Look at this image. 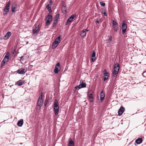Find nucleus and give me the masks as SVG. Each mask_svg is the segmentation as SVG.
<instances>
[{
  "mask_svg": "<svg viewBox=\"0 0 146 146\" xmlns=\"http://www.w3.org/2000/svg\"><path fill=\"white\" fill-rule=\"evenodd\" d=\"M76 15H74L70 17L67 19L66 22V25H67L69 23L72 21L74 18L76 17Z\"/></svg>",
  "mask_w": 146,
  "mask_h": 146,
  "instance_id": "7",
  "label": "nucleus"
},
{
  "mask_svg": "<svg viewBox=\"0 0 146 146\" xmlns=\"http://www.w3.org/2000/svg\"><path fill=\"white\" fill-rule=\"evenodd\" d=\"M84 30V31L86 33V32H88L89 31V30L88 29H83Z\"/></svg>",
  "mask_w": 146,
  "mask_h": 146,
  "instance_id": "48",
  "label": "nucleus"
},
{
  "mask_svg": "<svg viewBox=\"0 0 146 146\" xmlns=\"http://www.w3.org/2000/svg\"><path fill=\"white\" fill-rule=\"evenodd\" d=\"M10 4L11 2L10 1H9L8 2L7 4L6 5V6L5 7L7 8H9V7L10 6Z\"/></svg>",
  "mask_w": 146,
  "mask_h": 146,
  "instance_id": "37",
  "label": "nucleus"
},
{
  "mask_svg": "<svg viewBox=\"0 0 146 146\" xmlns=\"http://www.w3.org/2000/svg\"><path fill=\"white\" fill-rule=\"evenodd\" d=\"M17 72L19 74H23L27 72L25 67L21 68L19 69L17 71Z\"/></svg>",
  "mask_w": 146,
  "mask_h": 146,
  "instance_id": "6",
  "label": "nucleus"
},
{
  "mask_svg": "<svg viewBox=\"0 0 146 146\" xmlns=\"http://www.w3.org/2000/svg\"><path fill=\"white\" fill-rule=\"evenodd\" d=\"M106 4L105 3L103 2L102 1H101V6L103 7H105V6Z\"/></svg>",
  "mask_w": 146,
  "mask_h": 146,
  "instance_id": "41",
  "label": "nucleus"
},
{
  "mask_svg": "<svg viewBox=\"0 0 146 146\" xmlns=\"http://www.w3.org/2000/svg\"><path fill=\"white\" fill-rule=\"evenodd\" d=\"M17 8V5L15 3L13 4L11 7L12 11L13 13H15L16 12V9Z\"/></svg>",
  "mask_w": 146,
  "mask_h": 146,
  "instance_id": "11",
  "label": "nucleus"
},
{
  "mask_svg": "<svg viewBox=\"0 0 146 146\" xmlns=\"http://www.w3.org/2000/svg\"><path fill=\"white\" fill-rule=\"evenodd\" d=\"M55 109H58V108H55Z\"/></svg>",
  "mask_w": 146,
  "mask_h": 146,
  "instance_id": "51",
  "label": "nucleus"
},
{
  "mask_svg": "<svg viewBox=\"0 0 146 146\" xmlns=\"http://www.w3.org/2000/svg\"><path fill=\"white\" fill-rule=\"evenodd\" d=\"M112 40V36H111L109 38V39L108 40L111 41Z\"/></svg>",
  "mask_w": 146,
  "mask_h": 146,
  "instance_id": "44",
  "label": "nucleus"
},
{
  "mask_svg": "<svg viewBox=\"0 0 146 146\" xmlns=\"http://www.w3.org/2000/svg\"><path fill=\"white\" fill-rule=\"evenodd\" d=\"M60 36H59L57 38H56L55 39V40L57 41H60Z\"/></svg>",
  "mask_w": 146,
  "mask_h": 146,
  "instance_id": "39",
  "label": "nucleus"
},
{
  "mask_svg": "<svg viewBox=\"0 0 146 146\" xmlns=\"http://www.w3.org/2000/svg\"><path fill=\"white\" fill-rule=\"evenodd\" d=\"M59 108H58V109H56L54 108V113L56 115H58L59 111Z\"/></svg>",
  "mask_w": 146,
  "mask_h": 146,
  "instance_id": "33",
  "label": "nucleus"
},
{
  "mask_svg": "<svg viewBox=\"0 0 146 146\" xmlns=\"http://www.w3.org/2000/svg\"><path fill=\"white\" fill-rule=\"evenodd\" d=\"M99 3L100 4V1L99 2Z\"/></svg>",
  "mask_w": 146,
  "mask_h": 146,
  "instance_id": "53",
  "label": "nucleus"
},
{
  "mask_svg": "<svg viewBox=\"0 0 146 146\" xmlns=\"http://www.w3.org/2000/svg\"><path fill=\"white\" fill-rule=\"evenodd\" d=\"M52 5V2L51 0H48L47 5H48L49 6H51Z\"/></svg>",
  "mask_w": 146,
  "mask_h": 146,
  "instance_id": "36",
  "label": "nucleus"
},
{
  "mask_svg": "<svg viewBox=\"0 0 146 146\" xmlns=\"http://www.w3.org/2000/svg\"><path fill=\"white\" fill-rule=\"evenodd\" d=\"M127 28V25L125 23V21L123 20L122 21L121 26L122 33L123 35H124L126 32Z\"/></svg>",
  "mask_w": 146,
  "mask_h": 146,
  "instance_id": "1",
  "label": "nucleus"
},
{
  "mask_svg": "<svg viewBox=\"0 0 146 146\" xmlns=\"http://www.w3.org/2000/svg\"><path fill=\"white\" fill-rule=\"evenodd\" d=\"M93 95V92L92 91L89 90L88 91V96L89 97V100L92 102L94 101Z\"/></svg>",
  "mask_w": 146,
  "mask_h": 146,
  "instance_id": "2",
  "label": "nucleus"
},
{
  "mask_svg": "<svg viewBox=\"0 0 146 146\" xmlns=\"http://www.w3.org/2000/svg\"><path fill=\"white\" fill-rule=\"evenodd\" d=\"M51 22V21H50V20L47 19H46V23H45V26H47L49 25L50 23Z\"/></svg>",
  "mask_w": 146,
  "mask_h": 146,
  "instance_id": "32",
  "label": "nucleus"
},
{
  "mask_svg": "<svg viewBox=\"0 0 146 146\" xmlns=\"http://www.w3.org/2000/svg\"><path fill=\"white\" fill-rule=\"evenodd\" d=\"M100 98H101V97L100 96Z\"/></svg>",
  "mask_w": 146,
  "mask_h": 146,
  "instance_id": "52",
  "label": "nucleus"
},
{
  "mask_svg": "<svg viewBox=\"0 0 146 146\" xmlns=\"http://www.w3.org/2000/svg\"><path fill=\"white\" fill-rule=\"evenodd\" d=\"M86 33L84 30H83L82 32L80 33V36L82 38H84L86 36Z\"/></svg>",
  "mask_w": 146,
  "mask_h": 146,
  "instance_id": "18",
  "label": "nucleus"
},
{
  "mask_svg": "<svg viewBox=\"0 0 146 146\" xmlns=\"http://www.w3.org/2000/svg\"><path fill=\"white\" fill-rule=\"evenodd\" d=\"M60 69V64L58 62L55 65L54 71V73L56 74H57L59 71Z\"/></svg>",
  "mask_w": 146,
  "mask_h": 146,
  "instance_id": "4",
  "label": "nucleus"
},
{
  "mask_svg": "<svg viewBox=\"0 0 146 146\" xmlns=\"http://www.w3.org/2000/svg\"><path fill=\"white\" fill-rule=\"evenodd\" d=\"M125 110V108L123 106H121L118 111V115H121Z\"/></svg>",
  "mask_w": 146,
  "mask_h": 146,
  "instance_id": "9",
  "label": "nucleus"
},
{
  "mask_svg": "<svg viewBox=\"0 0 146 146\" xmlns=\"http://www.w3.org/2000/svg\"><path fill=\"white\" fill-rule=\"evenodd\" d=\"M112 23L113 24V26L118 25V24L117 22L114 20H113L112 21Z\"/></svg>",
  "mask_w": 146,
  "mask_h": 146,
  "instance_id": "34",
  "label": "nucleus"
},
{
  "mask_svg": "<svg viewBox=\"0 0 146 146\" xmlns=\"http://www.w3.org/2000/svg\"><path fill=\"white\" fill-rule=\"evenodd\" d=\"M142 75L143 77L146 78V71H144L142 73Z\"/></svg>",
  "mask_w": 146,
  "mask_h": 146,
  "instance_id": "38",
  "label": "nucleus"
},
{
  "mask_svg": "<svg viewBox=\"0 0 146 146\" xmlns=\"http://www.w3.org/2000/svg\"><path fill=\"white\" fill-rule=\"evenodd\" d=\"M24 83V82L21 80H20L15 83V85H17L18 86H21L23 85Z\"/></svg>",
  "mask_w": 146,
  "mask_h": 146,
  "instance_id": "21",
  "label": "nucleus"
},
{
  "mask_svg": "<svg viewBox=\"0 0 146 146\" xmlns=\"http://www.w3.org/2000/svg\"><path fill=\"white\" fill-rule=\"evenodd\" d=\"M10 56V53L8 52H7L4 58L6 59L7 60H8L9 61V56Z\"/></svg>",
  "mask_w": 146,
  "mask_h": 146,
  "instance_id": "26",
  "label": "nucleus"
},
{
  "mask_svg": "<svg viewBox=\"0 0 146 146\" xmlns=\"http://www.w3.org/2000/svg\"><path fill=\"white\" fill-rule=\"evenodd\" d=\"M60 41H57L55 40L53 42L52 46L53 49L57 47L58 44L59 43Z\"/></svg>",
  "mask_w": 146,
  "mask_h": 146,
  "instance_id": "12",
  "label": "nucleus"
},
{
  "mask_svg": "<svg viewBox=\"0 0 146 146\" xmlns=\"http://www.w3.org/2000/svg\"><path fill=\"white\" fill-rule=\"evenodd\" d=\"M46 19L50 20V21H52V16L51 15H48L46 17Z\"/></svg>",
  "mask_w": 146,
  "mask_h": 146,
  "instance_id": "31",
  "label": "nucleus"
},
{
  "mask_svg": "<svg viewBox=\"0 0 146 146\" xmlns=\"http://www.w3.org/2000/svg\"><path fill=\"white\" fill-rule=\"evenodd\" d=\"M51 7V6H49L48 5H46V8L50 12H52V11Z\"/></svg>",
  "mask_w": 146,
  "mask_h": 146,
  "instance_id": "30",
  "label": "nucleus"
},
{
  "mask_svg": "<svg viewBox=\"0 0 146 146\" xmlns=\"http://www.w3.org/2000/svg\"><path fill=\"white\" fill-rule=\"evenodd\" d=\"M48 102V100L46 99L45 100V102L44 103V106L46 107V105H47Z\"/></svg>",
  "mask_w": 146,
  "mask_h": 146,
  "instance_id": "40",
  "label": "nucleus"
},
{
  "mask_svg": "<svg viewBox=\"0 0 146 146\" xmlns=\"http://www.w3.org/2000/svg\"><path fill=\"white\" fill-rule=\"evenodd\" d=\"M101 13L103 14L104 16H107L108 14L105 10L102 9H101Z\"/></svg>",
  "mask_w": 146,
  "mask_h": 146,
  "instance_id": "22",
  "label": "nucleus"
},
{
  "mask_svg": "<svg viewBox=\"0 0 146 146\" xmlns=\"http://www.w3.org/2000/svg\"><path fill=\"white\" fill-rule=\"evenodd\" d=\"M70 139V141L68 143V146H74V144L73 141L71 139Z\"/></svg>",
  "mask_w": 146,
  "mask_h": 146,
  "instance_id": "25",
  "label": "nucleus"
},
{
  "mask_svg": "<svg viewBox=\"0 0 146 146\" xmlns=\"http://www.w3.org/2000/svg\"><path fill=\"white\" fill-rule=\"evenodd\" d=\"M103 73L104 75L103 76L104 81H105L108 79L110 76V74L107 72L106 69H105L103 71Z\"/></svg>",
  "mask_w": 146,
  "mask_h": 146,
  "instance_id": "3",
  "label": "nucleus"
},
{
  "mask_svg": "<svg viewBox=\"0 0 146 146\" xmlns=\"http://www.w3.org/2000/svg\"><path fill=\"white\" fill-rule=\"evenodd\" d=\"M118 26V25L113 26V28L114 30L116 32H117V31L119 29V27Z\"/></svg>",
  "mask_w": 146,
  "mask_h": 146,
  "instance_id": "29",
  "label": "nucleus"
},
{
  "mask_svg": "<svg viewBox=\"0 0 146 146\" xmlns=\"http://www.w3.org/2000/svg\"><path fill=\"white\" fill-rule=\"evenodd\" d=\"M8 61V60H7L5 58H4V59H3V60H2V61L1 62V66H3L4 65L5 63L6 62H7Z\"/></svg>",
  "mask_w": 146,
  "mask_h": 146,
  "instance_id": "28",
  "label": "nucleus"
},
{
  "mask_svg": "<svg viewBox=\"0 0 146 146\" xmlns=\"http://www.w3.org/2000/svg\"><path fill=\"white\" fill-rule=\"evenodd\" d=\"M58 21L54 20L53 24H54L55 25H56Z\"/></svg>",
  "mask_w": 146,
  "mask_h": 146,
  "instance_id": "42",
  "label": "nucleus"
},
{
  "mask_svg": "<svg viewBox=\"0 0 146 146\" xmlns=\"http://www.w3.org/2000/svg\"><path fill=\"white\" fill-rule=\"evenodd\" d=\"M43 93L42 92L41 93V94L39 97V98H40L41 99H42V97H43Z\"/></svg>",
  "mask_w": 146,
  "mask_h": 146,
  "instance_id": "46",
  "label": "nucleus"
},
{
  "mask_svg": "<svg viewBox=\"0 0 146 146\" xmlns=\"http://www.w3.org/2000/svg\"><path fill=\"white\" fill-rule=\"evenodd\" d=\"M23 123V119H21L18 121L17 123V125L19 127H21Z\"/></svg>",
  "mask_w": 146,
  "mask_h": 146,
  "instance_id": "16",
  "label": "nucleus"
},
{
  "mask_svg": "<svg viewBox=\"0 0 146 146\" xmlns=\"http://www.w3.org/2000/svg\"><path fill=\"white\" fill-rule=\"evenodd\" d=\"M59 108V107L58 105V102L57 100H56L54 105V108Z\"/></svg>",
  "mask_w": 146,
  "mask_h": 146,
  "instance_id": "23",
  "label": "nucleus"
},
{
  "mask_svg": "<svg viewBox=\"0 0 146 146\" xmlns=\"http://www.w3.org/2000/svg\"><path fill=\"white\" fill-rule=\"evenodd\" d=\"M56 25H55L53 23L52 25V29H53L54 27Z\"/></svg>",
  "mask_w": 146,
  "mask_h": 146,
  "instance_id": "49",
  "label": "nucleus"
},
{
  "mask_svg": "<svg viewBox=\"0 0 146 146\" xmlns=\"http://www.w3.org/2000/svg\"><path fill=\"white\" fill-rule=\"evenodd\" d=\"M118 69H116L114 70L113 71V72L112 75L114 77H115V76L118 73Z\"/></svg>",
  "mask_w": 146,
  "mask_h": 146,
  "instance_id": "20",
  "label": "nucleus"
},
{
  "mask_svg": "<svg viewBox=\"0 0 146 146\" xmlns=\"http://www.w3.org/2000/svg\"><path fill=\"white\" fill-rule=\"evenodd\" d=\"M9 11V8L5 7L3 10V11L4 13H3V15H7V13Z\"/></svg>",
  "mask_w": 146,
  "mask_h": 146,
  "instance_id": "17",
  "label": "nucleus"
},
{
  "mask_svg": "<svg viewBox=\"0 0 146 146\" xmlns=\"http://www.w3.org/2000/svg\"><path fill=\"white\" fill-rule=\"evenodd\" d=\"M100 21V19H99V20L97 19L95 21V22L97 24H98V23L99 24H100L99 22Z\"/></svg>",
  "mask_w": 146,
  "mask_h": 146,
  "instance_id": "43",
  "label": "nucleus"
},
{
  "mask_svg": "<svg viewBox=\"0 0 146 146\" xmlns=\"http://www.w3.org/2000/svg\"><path fill=\"white\" fill-rule=\"evenodd\" d=\"M20 60L23 61L24 60V58L23 56H21L20 57Z\"/></svg>",
  "mask_w": 146,
  "mask_h": 146,
  "instance_id": "47",
  "label": "nucleus"
},
{
  "mask_svg": "<svg viewBox=\"0 0 146 146\" xmlns=\"http://www.w3.org/2000/svg\"><path fill=\"white\" fill-rule=\"evenodd\" d=\"M105 97V93L103 92L102 90L101 91V103L102 102L104 99Z\"/></svg>",
  "mask_w": 146,
  "mask_h": 146,
  "instance_id": "19",
  "label": "nucleus"
},
{
  "mask_svg": "<svg viewBox=\"0 0 146 146\" xmlns=\"http://www.w3.org/2000/svg\"><path fill=\"white\" fill-rule=\"evenodd\" d=\"M143 141V139L142 138H139L135 140V142L137 144H141Z\"/></svg>",
  "mask_w": 146,
  "mask_h": 146,
  "instance_id": "15",
  "label": "nucleus"
},
{
  "mask_svg": "<svg viewBox=\"0 0 146 146\" xmlns=\"http://www.w3.org/2000/svg\"><path fill=\"white\" fill-rule=\"evenodd\" d=\"M30 66H31V68H32V67H32V66H33V65H30Z\"/></svg>",
  "mask_w": 146,
  "mask_h": 146,
  "instance_id": "50",
  "label": "nucleus"
},
{
  "mask_svg": "<svg viewBox=\"0 0 146 146\" xmlns=\"http://www.w3.org/2000/svg\"><path fill=\"white\" fill-rule=\"evenodd\" d=\"M61 10L62 12L65 13L66 12V6L64 5H62L61 8Z\"/></svg>",
  "mask_w": 146,
  "mask_h": 146,
  "instance_id": "24",
  "label": "nucleus"
},
{
  "mask_svg": "<svg viewBox=\"0 0 146 146\" xmlns=\"http://www.w3.org/2000/svg\"><path fill=\"white\" fill-rule=\"evenodd\" d=\"M42 103V99H41L40 98H38L37 104V106L40 107Z\"/></svg>",
  "mask_w": 146,
  "mask_h": 146,
  "instance_id": "14",
  "label": "nucleus"
},
{
  "mask_svg": "<svg viewBox=\"0 0 146 146\" xmlns=\"http://www.w3.org/2000/svg\"><path fill=\"white\" fill-rule=\"evenodd\" d=\"M59 17V14H57L54 17V20L58 21V20Z\"/></svg>",
  "mask_w": 146,
  "mask_h": 146,
  "instance_id": "35",
  "label": "nucleus"
},
{
  "mask_svg": "<svg viewBox=\"0 0 146 146\" xmlns=\"http://www.w3.org/2000/svg\"><path fill=\"white\" fill-rule=\"evenodd\" d=\"M86 84L83 81H80V84L77 86L75 87L76 89L78 88L79 89H80L82 88H84L86 87Z\"/></svg>",
  "mask_w": 146,
  "mask_h": 146,
  "instance_id": "8",
  "label": "nucleus"
},
{
  "mask_svg": "<svg viewBox=\"0 0 146 146\" xmlns=\"http://www.w3.org/2000/svg\"><path fill=\"white\" fill-rule=\"evenodd\" d=\"M114 70L118 69V71H119V65L118 63H116L115 64L114 66Z\"/></svg>",
  "mask_w": 146,
  "mask_h": 146,
  "instance_id": "27",
  "label": "nucleus"
},
{
  "mask_svg": "<svg viewBox=\"0 0 146 146\" xmlns=\"http://www.w3.org/2000/svg\"><path fill=\"white\" fill-rule=\"evenodd\" d=\"M11 33L10 32H8L5 35L3 38L4 40H7L8 39L11 35Z\"/></svg>",
  "mask_w": 146,
  "mask_h": 146,
  "instance_id": "13",
  "label": "nucleus"
},
{
  "mask_svg": "<svg viewBox=\"0 0 146 146\" xmlns=\"http://www.w3.org/2000/svg\"><path fill=\"white\" fill-rule=\"evenodd\" d=\"M96 60V52L94 50L92 51L91 54V61L92 62H94Z\"/></svg>",
  "mask_w": 146,
  "mask_h": 146,
  "instance_id": "10",
  "label": "nucleus"
},
{
  "mask_svg": "<svg viewBox=\"0 0 146 146\" xmlns=\"http://www.w3.org/2000/svg\"><path fill=\"white\" fill-rule=\"evenodd\" d=\"M35 28H33V34H34L38 32L39 31H40L39 25L35 24Z\"/></svg>",
  "mask_w": 146,
  "mask_h": 146,
  "instance_id": "5",
  "label": "nucleus"
},
{
  "mask_svg": "<svg viewBox=\"0 0 146 146\" xmlns=\"http://www.w3.org/2000/svg\"><path fill=\"white\" fill-rule=\"evenodd\" d=\"M16 49H14L12 51V52H11L12 54H15V53L16 52Z\"/></svg>",
  "mask_w": 146,
  "mask_h": 146,
  "instance_id": "45",
  "label": "nucleus"
}]
</instances>
